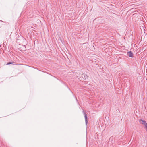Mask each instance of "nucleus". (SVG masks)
Here are the masks:
<instances>
[{
    "label": "nucleus",
    "instance_id": "obj_1",
    "mask_svg": "<svg viewBox=\"0 0 147 147\" xmlns=\"http://www.w3.org/2000/svg\"><path fill=\"white\" fill-rule=\"evenodd\" d=\"M139 122L144 125V127L145 128L146 130L147 131V123L144 120L140 119L139 120Z\"/></svg>",
    "mask_w": 147,
    "mask_h": 147
},
{
    "label": "nucleus",
    "instance_id": "obj_2",
    "mask_svg": "<svg viewBox=\"0 0 147 147\" xmlns=\"http://www.w3.org/2000/svg\"><path fill=\"white\" fill-rule=\"evenodd\" d=\"M83 113L84 116L86 124V125H87L88 123V117L87 115L85 112L84 111H83Z\"/></svg>",
    "mask_w": 147,
    "mask_h": 147
},
{
    "label": "nucleus",
    "instance_id": "obj_3",
    "mask_svg": "<svg viewBox=\"0 0 147 147\" xmlns=\"http://www.w3.org/2000/svg\"><path fill=\"white\" fill-rule=\"evenodd\" d=\"M80 78L81 79V80H85L86 78H87V76L86 74H82L81 75V76H80Z\"/></svg>",
    "mask_w": 147,
    "mask_h": 147
},
{
    "label": "nucleus",
    "instance_id": "obj_4",
    "mask_svg": "<svg viewBox=\"0 0 147 147\" xmlns=\"http://www.w3.org/2000/svg\"><path fill=\"white\" fill-rule=\"evenodd\" d=\"M127 54L130 57L132 58L134 57V55L131 51L128 52Z\"/></svg>",
    "mask_w": 147,
    "mask_h": 147
},
{
    "label": "nucleus",
    "instance_id": "obj_5",
    "mask_svg": "<svg viewBox=\"0 0 147 147\" xmlns=\"http://www.w3.org/2000/svg\"><path fill=\"white\" fill-rule=\"evenodd\" d=\"M15 62L13 61V62H8L7 64H6V65H10V64H12L13 63H14Z\"/></svg>",
    "mask_w": 147,
    "mask_h": 147
},
{
    "label": "nucleus",
    "instance_id": "obj_6",
    "mask_svg": "<svg viewBox=\"0 0 147 147\" xmlns=\"http://www.w3.org/2000/svg\"><path fill=\"white\" fill-rule=\"evenodd\" d=\"M84 48H86V49L87 47L86 46H85L84 45Z\"/></svg>",
    "mask_w": 147,
    "mask_h": 147
},
{
    "label": "nucleus",
    "instance_id": "obj_7",
    "mask_svg": "<svg viewBox=\"0 0 147 147\" xmlns=\"http://www.w3.org/2000/svg\"><path fill=\"white\" fill-rule=\"evenodd\" d=\"M76 98V100H77V98Z\"/></svg>",
    "mask_w": 147,
    "mask_h": 147
}]
</instances>
